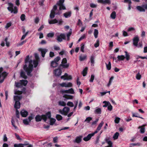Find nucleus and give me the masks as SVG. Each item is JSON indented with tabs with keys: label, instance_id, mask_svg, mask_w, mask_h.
Here are the masks:
<instances>
[{
	"label": "nucleus",
	"instance_id": "obj_37",
	"mask_svg": "<svg viewBox=\"0 0 147 147\" xmlns=\"http://www.w3.org/2000/svg\"><path fill=\"white\" fill-rule=\"evenodd\" d=\"M98 32L97 30L95 29L94 30V34L95 38H96L98 37Z\"/></svg>",
	"mask_w": 147,
	"mask_h": 147
},
{
	"label": "nucleus",
	"instance_id": "obj_59",
	"mask_svg": "<svg viewBox=\"0 0 147 147\" xmlns=\"http://www.w3.org/2000/svg\"><path fill=\"white\" fill-rule=\"evenodd\" d=\"M99 41L98 40H97L96 43L94 45V47L96 48L99 46Z\"/></svg>",
	"mask_w": 147,
	"mask_h": 147
},
{
	"label": "nucleus",
	"instance_id": "obj_9",
	"mask_svg": "<svg viewBox=\"0 0 147 147\" xmlns=\"http://www.w3.org/2000/svg\"><path fill=\"white\" fill-rule=\"evenodd\" d=\"M56 34L57 36V40L59 42H61L62 41L63 39L65 40V35L64 34H61L59 35Z\"/></svg>",
	"mask_w": 147,
	"mask_h": 147
},
{
	"label": "nucleus",
	"instance_id": "obj_28",
	"mask_svg": "<svg viewBox=\"0 0 147 147\" xmlns=\"http://www.w3.org/2000/svg\"><path fill=\"white\" fill-rule=\"evenodd\" d=\"M101 112V109L100 108L97 107L94 111V113L95 114H100Z\"/></svg>",
	"mask_w": 147,
	"mask_h": 147
},
{
	"label": "nucleus",
	"instance_id": "obj_31",
	"mask_svg": "<svg viewBox=\"0 0 147 147\" xmlns=\"http://www.w3.org/2000/svg\"><path fill=\"white\" fill-rule=\"evenodd\" d=\"M20 76L22 77L25 79H26L27 78V76L26 75L24 72L23 70L21 71Z\"/></svg>",
	"mask_w": 147,
	"mask_h": 147
},
{
	"label": "nucleus",
	"instance_id": "obj_16",
	"mask_svg": "<svg viewBox=\"0 0 147 147\" xmlns=\"http://www.w3.org/2000/svg\"><path fill=\"white\" fill-rule=\"evenodd\" d=\"M33 117L32 116H29L28 119H26L23 120V123L26 125H28L29 123L33 119Z\"/></svg>",
	"mask_w": 147,
	"mask_h": 147
},
{
	"label": "nucleus",
	"instance_id": "obj_58",
	"mask_svg": "<svg viewBox=\"0 0 147 147\" xmlns=\"http://www.w3.org/2000/svg\"><path fill=\"white\" fill-rule=\"evenodd\" d=\"M71 32H69V33L67 34V40L69 41V37L71 35Z\"/></svg>",
	"mask_w": 147,
	"mask_h": 147
},
{
	"label": "nucleus",
	"instance_id": "obj_49",
	"mask_svg": "<svg viewBox=\"0 0 147 147\" xmlns=\"http://www.w3.org/2000/svg\"><path fill=\"white\" fill-rule=\"evenodd\" d=\"M120 119L118 117H116L115 120V122L116 123H118L120 121Z\"/></svg>",
	"mask_w": 147,
	"mask_h": 147
},
{
	"label": "nucleus",
	"instance_id": "obj_20",
	"mask_svg": "<svg viewBox=\"0 0 147 147\" xmlns=\"http://www.w3.org/2000/svg\"><path fill=\"white\" fill-rule=\"evenodd\" d=\"M104 124V122L103 121H102L100 123L98 127H97L96 130L94 133L96 134L99 131H100L101 128V127Z\"/></svg>",
	"mask_w": 147,
	"mask_h": 147
},
{
	"label": "nucleus",
	"instance_id": "obj_36",
	"mask_svg": "<svg viewBox=\"0 0 147 147\" xmlns=\"http://www.w3.org/2000/svg\"><path fill=\"white\" fill-rule=\"evenodd\" d=\"M105 64L107 69L108 70H110L111 68V65L110 62L109 61L108 64H107V63H105Z\"/></svg>",
	"mask_w": 147,
	"mask_h": 147
},
{
	"label": "nucleus",
	"instance_id": "obj_64",
	"mask_svg": "<svg viewBox=\"0 0 147 147\" xmlns=\"http://www.w3.org/2000/svg\"><path fill=\"white\" fill-rule=\"evenodd\" d=\"M39 18L38 17H36L35 19H34V22H35L37 24L38 22L39 21Z\"/></svg>",
	"mask_w": 147,
	"mask_h": 147
},
{
	"label": "nucleus",
	"instance_id": "obj_44",
	"mask_svg": "<svg viewBox=\"0 0 147 147\" xmlns=\"http://www.w3.org/2000/svg\"><path fill=\"white\" fill-rule=\"evenodd\" d=\"M15 85L16 87H20L22 86V83L20 82L19 83L16 82L15 83Z\"/></svg>",
	"mask_w": 147,
	"mask_h": 147
},
{
	"label": "nucleus",
	"instance_id": "obj_52",
	"mask_svg": "<svg viewBox=\"0 0 147 147\" xmlns=\"http://www.w3.org/2000/svg\"><path fill=\"white\" fill-rule=\"evenodd\" d=\"M108 104H109V105L108 106V109L109 111H111L112 109V106L110 103H108Z\"/></svg>",
	"mask_w": 147,
	"mask_h": 147
},
{
	"label": "nucleus",
	"instance_id": "obj_4",
	"mask_svg": "<svg viewBox=\"0 0 147 147\" xmlns=\"http://www.w3.org/2000/svg\"><path fill=\"white\" fill-rule=\"evenodd\" d=\"M3 71V68H0V83L3 82L4 80L7 75V74L5 71Z\"/></svg>",
	"mask_w": 147,
	"mask_h": 147
},
{
	"label": "nucleus",
	"instance_id": "obj_48",
	"mask_svg": "<svg viewBox=\"0 0 147 147\" xmlns=\"http://www.w3.org/2000/svg\"><path fill=\"white\" fill-rule=\"evenodd\" d=\"M81 47L80 48V50L82 52H84V45L83 43H82L81 45Z\"/></svg>",
	"mask_w": 147,
	"mask_h": 147
},
{
	"label": "nucleus",
	"instance_id": "obj_7",
	"mask_svg": "<svg viewBox=\"0 0 147 147\" xmlns=\"http://www.w3.org/2000/svg\"><path fill=\"white\" fill-rule=\"evenodd\" d=\"M70 111V108L67 107H64L62 110H60L59 111V113L62 115H67Z\"/></svg>",
	"mask_w": 147,
	"mask_h": 147
},
{
	"label": "nucleus",
	"instance_id": "obj_13",
	"mask_svg": "<svg viewBox=\"0 0 147 147\" xmlns=\"http://www.w3.org/2000/svg\"><path fill=\"white\" fill-rule=\"evenodd\" d=\"M60 85L62 87L67 88L72 87V84L70 82L67 83L63 82L60 84Z\"/></svg>",
	"mask_w": 147,
	"mask_h": 147
},
{
	"label": "nucleus",
	"instance_id": "obj_40",
	"mask_svg": "<svg viewBox=\"0 0 147 147\" xmlns=\"http://www.w3.org/2000/svg\"><path fill=\"white\" fill-rule=\"evenodd\" d=\"M56 117L57 120L58 121H60L62 120L63 118L62 116L61 115L58 114L56 115Z\"/></svg>",
	"mask_w": 147,
	"mask_h": 147
},
{
	"label": "nucleus",
	"instance_id": "obj_25",
	"mask_svg": "<svg viewBox=\"0 0 147 147\" xmlns=\"http://www.w3.org/2000/svg\"><path fill=\"white\" fill-rule=\"evenodd\" d=\"M20 102L18 101H16L15 102L14 105V107L17 109L20 108Z\"/></svg>",
	"mask_w": 147,
	"mask_h": 147
},
{
	"label": "nucleus",
	"instance_id": "obj_12",
	"mask_svg": "<svg viewBox=\"0 0 147 147\" xmlns=\"http://www.w3.org/2000/svg\"><path fill=\"white\" fill-rule=\"evenodd\" d=\"M67 62V60L65 58H63L62 61L61 63L60 66L63 67L64 68H67L69 67V64H66Z\"/></svg>",
	"mask_w": 147,
	"mask_h": 147
},
{
	"label": "nucleus",
	"instance_id": "obj_24",
	"mask_svg": "<svg viewBox=\"0 0 147 147\" xmlns=\"http://www.w3.org/2000/svg\"><path fill=\"white\" fill-rule=\"evenodd\" d=\"M95 57L94 55H92L90 58V62L91 64V65H94L93 64L94 63V58Z\"/></svg>",
	"mask_w": 147,
	"mask_h": 147
},
{
	"label": "nucleus",
	"instance_id": "obj_53",
	"mask_svg": "<svg viewBox=\"0 0 147 147\" xmlns=\"http://www.w3.org/2000/svg\"><path fill=\"white\" fill-rule=\"evenodd\" d=\"M92 120V118L91 117H89L86 118V119L85 120V121L86 122L88 123L90 122V121H91Z\"/></svg>",
	"mask_w": 147,
	"mask_h": 147
},
{
	"label": "nucleus",
	"instance_id": "obj_61",
	"mask_svg": "<svg viewBox=\"0 0 147 147\" xmlns=\"http://www.w3.org/2000/svg\"><path fill=\"white\" fill-rule=\"evenodd\" d=\"M11 25V23H7L5 26V28L6 29H8Z\"/></svg>",
	"mask_w": 147,
	"mask_h": 147
},
{
	"label": "nucleus",
	"instance_id": "obj_51",
	"mask_svg": "<svg viewBox=\"0 0 147 147\" xmlns=\"http://www.w3.org/2000/svg\"><path fill=\"white\" fill-rule=\"evenodd\" d=\"M132 117H140L139 116V114L138 113H132Z\"/></svg>",
	"mask_w": 147,
	"mask_h": 147
},
{
	"label": "nucleus",
	"instance_id": "obj_50",
	"mask_svg": "<svg viewBox=\"0 0 147 147\" xmlns=\"http://www.w3.org/2000/svg\"><path fill=\"white\" fill-rule=\"evenodd\" d=\"M54 33L50 32L47 34V36L48 37H52L54 36Z\"/></svg>",
	"mask_w": 147,
	"mask_h": 147
},
{
	"label": "nucleus",
	"instance_id": "obj_33",
	"mask_svg": "<svg viewBox=\"0 0 147 147\" xmlns=\"http://www.w3.org/2000/svg\"><path fill=\"white\" fill-rule=\"evenodd\" d=\"M26 144H15L14 145V147H24V145H26Z\"/></svg>",
	"mask_w": 147,
	"mask_h": 147
},
{
	"label": "nucleus",
	"instance_id": "obj_41",
	"mask_svg": "<svg viewBox=\"0 0 147 147\" xmlns=\"http://www.w3.org/2000/svg\"><path fill=\"white\" fill-rule=\"evenodd\" d=\"M113 79L114 77L113 76L111 77V78H110L109 82L107 84V86L108 87H109L110 86L112 82V80Z\"/></svg>",
	"mask_w": 147,
	"mask_h": 147
},
{
	"label": "nucleus",
	"instance_id": "obj_42",
	"mask_svg": "<svg viewBox=\"0 0 147 147\" xmlns=\"http://www.w3.org/2000/svg\"><path fill=\"white\" fill-rule=\"evenodd\" d=\"M119 135V134L118 132H116L114 135L113 136V138L114 140L117 139L118 138V137Z\"/></svg>",
	"mask_w": 147,
	"mask_h": 147
},
{
	"label": "nucleus",
	"instance_id": "obj_22",
	"mask_svg": "<svg viewBox=\"0 0 147 147\" xmlns=\"http://www.w3.org/2000/svg\"><path fill=\"white\" fill-rule=\"evenodd\" d=\"M28 112L25 110H22L21 112V114L22 117H26L28 115Z\"/></svg>",
	"mask_w": 147,
	"mask_h": 147
},
{
	"label": "nucleus",
	"instance_id": "obj_39",
	"mask_svg": "<svg viewBox=\"0 0 147 147\" xmlns=\"http://www.w3.org/2000/svg\"><path fill=\"white\" fill-rule=\"evenodd\" d=\"M20 82L22 83V85H24V86H26L28 83L27 80H20Z\"/></svg>",
	"mask_w": 147,
	"mask_h": 147
},
{
	"label": "nucleus",
	"instance_id": "obj_43",
	"mask_svg": "<svg viewBox=\"0 0 147 147\" xmlns=\"http://www.w3.org/2000/svg\"><path fill=\"white\" fill-rule=\"evenodd\" d=\"M59 105L61 106H65L66 105V103L63 101H60L59 102Z\"/></svg>",
	"mask_w": 147,
	"mask_h": 147
},
{
	"label": "nucleus",
	"instance_id": "obj_21",
	"mask_svg": "<svg viewBox=\"0 0 147 147\" xmlns=\"http://www.w3.org/2000/svg\"><path fill=\"white\" fill-rule=\"evenodd\" d=\"M82 136H80L76 137L75 140H74V142L79 143L81 142L82 138Z\"/></svg>",
	"mask_w": 147,
	"mask_h": 147
},
{
	"label": "nucleus",
	"instance_id": "obj_3",
	"mask_svg": "<svg viewBox=\"0 0 147 147\" xmlns=\"http://www.w3.org/2000/svg\"><path fill=\"white\" fill-rule=\"evenodd\" d=\"M8 5L9 6L7 7V9L9 11H10L11 13L13 12L14 13H17L18 9L15 6L13 8V4L11 3H9Z\"/></svg>",
	"mask_w": 147,
	"mask_h": 147
},
{
	"label": "nucleus",
	"instance_id": "obj_62",
	"mask_svg": "<svg viewBox=\"0 0 147 147\" xmlns=\"http://www.w3.org/2000/svg\"><path fill=\"white\" fill-rule=\"evenodd\" d=\"M60 59V58L59 57H57L54 59V61L57 63Z\"/></svg>",
	"mask_w": 147,
	"mask_h": 147
},
{
	"label": "nucleus",
	"instance_id": "obj_30",
	"mask_svg": "<svg viewBox=\"0 0 147 147\" xmlns=\"http://www.w3.org/2000/svg\"><path fill=\"white\" fill-rule=\"evenodd\" d=\"M87 56L84 55L83 56L80 55L79 57V60L80 61H82L86 59Z\"/></svg>",
	"mask_w": 147,
	"mask_h": 147
},
{
	"label": "nucleus",
	"instance_id": "obj_5",
	"mask_svg": "<svg viewBox=\"0 0 147 147\" xmlns=\"http://www.w3.org/2000/svg\"><path fill=\"white\" fill-rule=\"evenodd\" d=\"M57 9V7L56 5H55L51 10V13L50 15V17L51 18H53L55 17V14L59 15L60 13L59 11L58 12H56V11Z\"/></svg>",
	"mask_w": 147,
	"mask_h": 147
},
{
	"label": "nucleus",
	"instance_id": "obj_27",
	"mask_svg": "<svg viewBox=\"0 0 147 147\" xmlns=\"http://www.w3.org/2000/svg\"><path fill=\"white\" fill-rule=\"evenodd\" d=\"M49 23L50 24H54L56 23H57L58 22V20H57L56 19L51 20H49Z\"/></svg>",
	"mask_w": 147,
	"mask_h": 147
},
{
	"label": "nucleus",
	"instance_id": "obj_14",
	"mask_svg": "<svg viewBox=\"0 0 147 147\" xmlns=\"http://www.w3.org/2000/svg\"><path fill=\"white\" fill-rule=\"evenodd\" d=\"M61 78L64 80H69L72 79V77L71 76H69L67 74L65 73L64 75L61 77Z\"/></svg>",
	"mask_w": 147,
	"mask_h": 147
},
{
	"label": "nucleus",
	"instance_id": "obj_55",
	"mask_svg": "<svg viewBox=\"0 0 147 147\" xmlns=\"http://www.w3.org/2000/svg\"><path fill=\"white\" fill-rule=\"evenodd\" d=\"M22 93V91H15L14 92V94H15L20 95Z\"/></svg>",
	"mask_w": 147,
	"mask_h": 147
},
{
	"label": "nucleus",
	"instance_id": "obj_46",
	"mask_svg": "<svg viewBox=\"0 0 147 147\" xmlns=\"http://www.w3.org/2000/svg\"><path fill=\"white\" fill-rule=\"evenodd\" d=\"M67 105L71 107H73L74 106L73 103L71 102H68L67 103Z\"/></svg>",
	"mask_w": 147,
	"mask_h": 147
},
{
	"label": "nucleus",
	"instance_id": "obj_23",
	"mask_svg": "<svg viewBox=\"0 0 147 147\" xmlns=\"http://www.w3.org/2000/svg\"><path fill=\"white\" fill-rule=\"evenodd\" d=\"M71 11H69L64 13L63 16L65 18H68L70 17L71 16Z\"/></svg>",
	"mask_w": 147,
	"mask_h": 147
},
{
	"label": "nucleus",
	"instance_id": "obj_56",
	"mask_svg": "<svg viewBox=\"0 0 147 147\" xmlns=\"http://www.w3.org/2000/svg\"><path fill=\"white\" fill-rule=\"evenodd\" d=\"M90 6L92 8H96L97 7V5L93 3H90Z\"/></svg>",
	"mask_w": 147,
	"mask_h": 147
},
{
	"label": "nucleus",
	"instance_id": "obj_1",
	"mask_svg": "<svg viewBox=\"0 0 147 147\" xmlns=\"http://www.w3.org/2000/svg\"><path fill=\"white\" fill-rule=\"evenodd\" d=\"M34 56L36 60H29V56L28 55L26 57L25 59V63H27L28 62H29V64L28 67H27V65H25L24 67V69L27 73V74L29 75L32 72L33 68V65H34V67H36L37 66L38 64V60L39 59V57L37 53H35Z\"/></svg>",
	"mask_w": 147,
	"mask_h": 147
},
{
	"label": "nucleus",
	"instance_id": "obj_47",
	"mask_svg": "<svg viewBox=\"0 0 147 147\" xmlns=\"http://www.w3.org/2000/svg\"><path fill=\"white\" fill-rule=\"evenodd\" d=\"M11 123L12 125L13 126V127H14L15 129H17V127L15 125V122L14 121L13 119H12L11 121Z\"/></svg>",
	"mask_w": 147,
	"mask_h": 147
},
{
	"label": "nucleus",
	"instance_id": "obj_54",
	"mask_svg": "<svg viewBox=\"0 0 147 147\" xmlns=\"http://www.w3.org/2000/svg\"><path fill=\"white\" fill-rule=\"evenodd\" d=\"M20 19L21 20L23 21H24L25 20V15L24 14H22L20 16Z\"/></svg>",
	"mask_w": 147,
	"mask_h": 147
},
{
	"label": "nucleus",
	"instance_id": "obj_17",
	"mask_svg": "<svg viewBox=\"0 0 147 147\" xmlns=\"http://www.w3.org/2000/svg\"><path fill=\"white\" fill-rule=\"evenodd\" d=\"M95 134L94 132L92 134H89L88 135L83 138V140L85 141H88L91 138V137L93 136Z\"/></svg>",
	"mask_w": 147,
	"mask_h": 147
},
{
	"label": "nucleus",
	"instance_id": "obj_57",
	"mask_svg": "<svg viewBox=\"0 0 147 147\" xmlns=\"http://www.w3.org/2000/svg\"><path fill=\"white\" fill-rule=\"evenodd\" d=\"M111 4V1L110 0H104V3L103 4Z\"/></svg>",
	"mask_w": 147,
	"mask_h": 147
},
{
	"label": "nucleus",
	"instance_id": "obj_63",
	"mask_svg": "<svg viewBox=\"0 0 147 147\" xmlns=\"http://www.w3.org/2000/svg\"><path fill=\"white\" fill-rule=\"evenodd\" d=\"M124 2L125 3H127L128 4H131V2L130 0H124Z\"/></svg>",
	"mask_w": 147,
	"mask_h": 147
},
{
	"label": "nucleus",
	"instance_id": "obj_45",
	"mask_svg": "<svg viewBox=\"0 0 147 147\" xmlns=\"http://www.w3.org/2000/svg\"><path fill=\"white\" fill-rule=\"evenodd\" d=\"M141 77V76L139 72H138L136 75V78L138 80L140 79Z\"/></svg>",
	"mask_w": 147,
	"mask_h": 147
},
{
	"label": "nucleus",
	"instance_id": "obj_11",
	"mask_svg": "<svg viewBox=\"0 0 147 147\" xmlns=\"http://www.w3.org/2000/svg\"><path fill=\"white\" fill-rule=\"evenodd\" d=\"M136 9L140 12H144L145 9H147V4H144L142 5L141 6H137L136 7Z\"/></svg>",
	"mask_w": 147,
	"mask_h": 147
},
{
	"label": "nucleus",
	"instance_id": "obj_10",
	"mask_svg": "<svg viewBox=\"0 0 147 147\" xmlns=\"http://www.w3.org/2000/svg\"><path fill=\"white\" fill-rule=\"evenodd\" d=\"M60 92L63 94L65 93L74 94V91L73 88H71L68 90H62L60 91Z\"/></svg>",
	"mask_w": 147,
	"mask_h": 147
},
{
	"label": "nucleus",
	"instance_id": "obj_38",
	"mask_svg": "<svg viewBox=\"0 0 147 147\" xmlns=\"http://www.w3.org/2000/svg\"><path fill=\"white\" fill-rule=\"evenodd\" d=\"M58 63L55 61H53L51 63V66L53 67H55L58 65Z\"/></svg>",
	"mask_w": 147,
	"mask_h": 147
},
{
	"label": "nucleus",
	"instance_id": "obj_8",
	"mask_svg": "<svg viewBox=\"0 0 147 147\" xmlns=\"http://www.w3.org/2000/svg\"><path fill=\"white\" fill-rule=\"evenodd\" d=\"M64 2V0H59L57 3V4L59 6V9L61 10L62 9H66L63 3Z\"/></svg>",
	"mask_w": 147,
	"mask_h": 147
},
{
	"label": "nucleus",
	"instance_id": "obj_29",
	"mask_svg": "<svg viewBox=\"0 0 147 147\" xmlns=\"http://www.w3.org/2000/svg\"><path fill=\"white\" fill-rule=\"evenodd\" d=\"M63 97L68 99H72L73 98V96L67 94H64Z\"/></svg>",
	"mask_w": 147,
	"mask_h": 147
},
{
	"label": "nucleus",
	"instance_id": "obj_19",
	"mask_svg": "<svg viewBox=\"0 0 147 147\" xmlns=\"http://www.w3.org/2000/svg\"><path fill=\"white\" fill-rule=\"evenodd\" d=\"M62 72L61 70L59 69H57L54 71L55 75L56 76H59L61 75Z\"/></svg>",
	"mask_w": 147,
	"mask_h": 147
},
{
	"label": "nucleus",
	"instance_id": "obj_34",
	"mask_svg": "<svg viewBox=\"0 0 147 147\" xmlns=\"http://www.w3.org/2000/svg\"><path fill=\"white\" fill-rule=\"evenodd\" d=\"M88 69V67H86L84 69L83 71L82 74H83V76H85L86 75L87 73V71Z\"/></svg>",
	"mask_w": 147,
	"mask_h": 147
},
{
	"label": "nucleus",
	"instance_id": "obj_6",
	"mask_svg": "<svg viewBox=\"0 0 147 147\" xmlns=\"http://www.w3.org/2000/svg\"><path fill=\"white\" fill-rule=\"evenodd\" d=\"M125 57L124 55H118L117 56V58L118 60L119 61L123 60L125 58H126V59L127 61H128L130 59V55L127 52L125 51Z\"/></svg>",
	"mask_w": 147,
	"mask_h": 147
},
{
	"label": "nucleus",
	"instance_id": "obj_35",
	"mask_svg": "<svg viewBox=\"0 0 147 147\" xmlns=\"http://www.w3.org/2000/svg\"><path fill=\"white\" fill-rule=\"evenodd\" d=\"M49 119H50V125H53L56 121V119H55L51 118V117Z\"/></svg>",
	"mask_w": 147,
	"mask_h": 147
},
{
	"label": "nucleus",
	"instance_id": "obj_18",
	"mask_svg": "<svg viewBox=\"0 0 147 147\" xmlns=\"http://www.w3.org/2000/svg\"><path fill=\"white\" fill-rule=\"evenodd\" d=\"M38 51H40L42 57H44L45 55L48 51V50L46 49L39 48L38 49Z\"/></svg>",
	"mask_w": 147,
	"mask_h": 147
},
{
	"label": "nucleus",
	"instance_id": "obj_26",
	"mask_svg": "<svg viewBox=\"0 0 147 147\" xmlns=\"http://www.w3.org/2000/svg\"><path fill=\"white\" fill-rule=\"evenodd\" d=\"M22 96L21 95H17L14 96V100L16 101L19 100L22 98Z\"/></svg>",
	"mask_w": 147,
	"mask_h": 147
},
{
	"label": "nucleus",
	"instance_id": "obj_32",
	"mask_svg": "<svg viewBox=\"0 0 147 147\" xmlns=\"http://www.w3.org/2000/svg\"><path fill=\"white\" fill-rule=\"evenodd\" d=\"M111 17L113 19H115L116 16V13L115 11H113L111 13Z\"/></svg>",
	"mask_w": 147,
	"mask_h": 147
},
{
	"label": "nucleus",
	"instance_id": "obj_60",
	"mask_svg": "<svg viewBox=\"0 0 147 147\" xmlns=\"http://www.w3.org/2000/svg\"><path fill=\"white\" fill-rule=\"evenodd\" d=\"M94 75H91L90 79V82H92L94 79Z\"/></svg>",
	"mask_w": 147,
	"mask_h": 147
},
{
	"label": "nucleus",
	"instance_id": "obj_2",
	"mask_svg": "<svg viewBox=\"0 0 147 147\" xmlns=\"http://www.w3.org/2000/svg\"><path fill=\"white\" fill-rule=\"evenodd\" d=\"M51 117V113L50 112L47 113L45 115L41 116L37 115L35 117V120L36 121H40L42 119L45 121L47 119H49Z\"/></svg>",
	"mask_w": 147,
	"mask_h": 147
},
{
	"label": "nucleus",
	"instance_id": "obj_15",
	"mask_svg": "<svg viewBox=\"0 0 147 147\" xmlns=\"http://www.w3.org/2000/svg\"><path fill=\"white\" fill-rule=\"evenodd\" d=\"M139 40V37L138 36L135 37L133 39V44L135 46L137 47L138 46V43Z\"/></svg>",
	"mask_w": 147,
	"mask_h": 147
}]
</instances>
